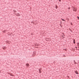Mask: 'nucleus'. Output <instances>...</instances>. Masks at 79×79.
Returning <instances> with one entry per match:
<instances>
[{"label": "nucleus", "mask_w": 79, "mask_h": 79, "mask_svg": "<svg viewBox=\"0 0 79 79\" xmlns=\"http://www.w3.org/2000/svg\"><path fill=\"white\" fill-rule=\"evenodd\" d=\"M35 55H36V52L35 51H34V52L32 54L33 56H34Z\"/></svg>", "instance_id": "nucleus-1"}, {"label": "nucleus", "mask_w": 79, "mask_h": 79, "mask_svg": "<svg viewBox=\"0 0 79 79\" xmlns=\"http://www.w3.org/2000/svg\"><path fill=\"white\" fill-rule=\"evenodd\" d=\"M14 14H15V15H16L17 16H20V14H19V13H17V14H15V13H14Z\"/></svg>", "instance_id": "nucleus-2"}, {"label": "nucleus", "mask_w": 79, "mask_h": 79, "mask_svg": "<svg viewBox=\"0 0 79 79\" xmlns=\"http://www.w3.org/2000/svg\"><path fill=\"white\" fill-rule=\"evenodd\" d=\"M73 11H76V8L73 7Z\"/></svg>", "instance_id": "nucleus-3"}, {"label": "nucleus", "mask_w": 79, "mask_h": 79, "mask_svg": "<svg viewBox=\"0 0 79 79\" xmlns=\"http://www.w3.org/2000/svg\"><path fill=\"white\" fill-rule=\"evenodd\" d=\"M29 64L27 63L26 64V66H27V67H29Z\"/></svg>", "instance_id": "nucleus-4"}, {"label": "nucleus", "mask_w": 79, "mask_h": 79, "mask_svg": "<svg viewBox=\"0 0 79 79\" xmlns=\"http://www.w3.org/2000/svg\"><path fill=\"white\" fill-rule=\"evenodd\" d=\"M75 72L77 74H79V73L77 72V71H75Z\"/></svg>", "instance_id": "nucleus-5"}, {"label": "nucleus", "mask_w": 79, "mask_h": 79, "mask_svg": "<svg viewBox=\"0 0 79 79\" xmlns=\"http://www.w3.org/2000/svg\"><path fill=\"white\" fill-rule=\"evenodd\" d=\"M39 71L40 73H41V72H42V71H41V69H39Z\"/></svg>", "instance_id": "nucleus-6"}, {"label": "nucleus", "mask_w": 79, "mask_h": 79, "mask_svg": "<svg viewBox=\"0 0 79 79\" xmlns=\"http://www.w3.org/2000/svg\"><path fill=\"white\" fill-rule=\"evenodd\" d=\"M73 44H76V42H75V40L74 39H73Z\"/></svg>", "instance_id": "nucleus-7"}, {"label": "nucleus", "mask_w": 79, "mask_h": 79, "mask_svg": "<svg viewBox=\"0 0 79 79\" xmlns=\"http://www.w3.org/2000/svg\"><path fill=\"white\" fill-rule=\"evenodd\" d=\"M2 48L4 50H5V47L3 46L2 47Z\"/></svg>", "instance_id": "nucleus-8"}, {"label": "nucleus", "mask_w": 79, "mask_h": 79, "mask_svg": "<svg viewBox=\"0 0 79 79\" xmlns=\"http://www.w3.org/2000/svg\"><path fill=\"white\" fill-rule=\"evenodd\" d=\"M10 42L9 41H7V44H10Z\"/></svg>", "instance_id": "nucleus-9"}, {"label": "nucleus", "mask_w": 79, "mask_h": 79, "mask_svg": "<svg viewBox=\"0 0 79 79\" xmlns=\"http://www.w3.org/2000/svg\"><path fill=\"white\" fill-rule=\"evenodd\" d=\"M61 19L63 21H65V20H64V19Z\"/></svg>", "instance_id": "nucleus-10"}, {"label": "nucleus", "mask_w": 79, "mask_h": 79, "mask_svg": "<svg viewBox=\"0 0 79 79\" xmlns=\"http://www.w3.org/2000/svg\"><path fill=\"white\" fill-rule=\"evenodd\" d=\"M13 11H14V13H16V11L15 10H14Z\"/></svg>", "instance_id": "nucleus-11"}, {"label": "nucleus", "mask_w": 79, "mask_h": 79, "mask_svg": "<svg viewBox=\"0 0 79 79\" xmlns=\"http://www.w3.org/2000/svg\"><path fill=\"white\" fill-rule=\"evenodd\" d=\"M74 64H77V63L75 62L74 63Z\"/></svg>", "instance_id": "nucleus-12"}, {"label": "nucleus", "mask_w": 79, "mask_h": 79, "mask_svg": "<svg viewBox=\"0 0 79 79\" xmlns=\"http://www.w3.org/2000/svg\"><path fill=\"white\" fill-rule=\"evenodd\" d=\"M78 46H79V43H77Z\"/></svg>", "instance_id": "nucleus-13"}, {"label": "nucleus", "mask_w": 79, "mask_h": 79, "mask_svg": "<svg viewBox=\"0 0 79 79\" xmlns=\"http://www.w3.org/2000/svg\"><path fill=\"white\" fill-rule=\"evenodd\" d=\"M77 18L78 19H79V17L78 16H77Z\"/></svg>", "instance_id": "nucleus-14"}, {"label": "nucleus", "mask_w": 79, "mask_h": 79, "mask_svg": "<svg viewBox=\"0 0 79 79\" xmlns=\"http://www.w3.org/2000/svg\"><path fill=\"white\" fill-rule=\"evenodd\" d=\"M68 9V10L70 9V7H69Z\"/></svg>", "instance_id": "nucleus-15"}, {"label": "nucleus", "mask_w": 79, "mask_h": 79, "mask_svg": "<svg viewBox=\"0 0 79 79\" xmlns=\"http://www.w3.org/2000/svg\"><path fill=\"white\" fill-rule=\"evenodd\" d=\"M5 31H3V32H4V33H5Z\"/></svg>", "instance_id": "nucleus-16"}, {"label": "nucleus", "mask_w": 79, "mask_h": 79, "mask_svg": "<svg viewBox=\"0 0 79 79\" xmlns=\"http://www.w3.org/2000/svg\"><path fill=\"white\" fill-rule=\"evenodd\" d=\"M74 63H75L76 62V61H75V60H74Z\"/></svg>", "instance_id": "nucleus-17"}, {"label": "nucleus", "mask_w": 79, "mask_h": 79, "mask_svg": "<svg viewBox=\"0 0 79 79\" xmlns=\"http://www.w3.org/2000/svg\"><path fill=\"white\" fill-rule=\"evenodd\" d=\"M59 2H61V0H59Z\"/></svg>", "instance_id": "nucleus-18"}, {"label": "nucleus", "mask_w": 79, "mask_h": 79, "mask_svg": "<svg viewBox=\"0 0 79 79\" xmlns=\"http://www.w3.org/2000/svg\"><path fill=\"white\" fill-rule=\"evenodd\" d=\"M1 73V71L0 70V73Z\"/></svg>", "instance_id": "nucleus-19"}, {"label": "nucleus", "mask_w": 79, "mask_h": 79, "mask_svg": "<svg viewBox=\"0 0 79 79\" xmlns=\"http://www.w3.org/2000/svg\"><path fill=\"white\" fill-rule=\"evenodd\" d=\"M72 23H71V25H72Z\"/></svg>", "instance_id": "nucleus-20"}, {"label": "nucleus", "mask_w": 79, "mask_h": 79, "mask_svg": "<svg viewBox=\"0 0 79 79\" xmlns=\"http://www.w3.org/2000/svg\"><path fill=\"white\" fill-rule=\"evenodd\" d=\"M10 76H11V75L10 74Z\"/></svg>", "instance_id": "nucleus-21"}]
</instances>
